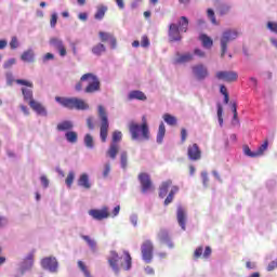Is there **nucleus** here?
<instances>
[{
    "mask_svg": "<svg viewBox=\"0 0 277 277\" xmlns=\"http://www.w3.org/2000/svg\"><path fill=\"white\" fill-rule=\"evenodd\" d=\"M267 27L269 30H272L274 34H277V23L268 22Z\"/></svg>",
    "mask_w": 277,
    "mask_h": 277,
    "instance_id": "nucleus-53",
    "label": "nucleus"
},
{
    "mask_svg": "<svg viewBox=\"0 0 277 277\" xmlns=\"http://www.w3.org/2000/svg\"><path fill=\"white\" fill-rule=\"evenodd\" d=\"M216 79L226 81L227 83H233L239 79V75L236 71H217Z\"/></svg>",
    "mask_w": 277,
    "mask_h": 277,
    "instance_id": "nucleus-14",
    "label": "nucleus"
},
{
    "mask_svg": "<svg viewBox=\"0 0 277 277\" xmlns=\"http://www.w3.org/2000/svg\"><path fill=\"white\" fill-rule=\"evenodd\" d=\"M155 250V246H153V241L145 240L141 246L142 259L145 263H153V252Z\"/></svg>",
    "mask_w": 277,
    "mask_h": 277,
    "instance_id": "nucleus-8",
    "label": "nucleus"
},
{
    "mask_svg": "<svg viewBox=\"0 0 277 277\" xmlns=\"http://www.w3.org/2000/svg\"><path fill=\"white\" fill-rule=\"evenodd\" d=\"M202 252H203L202 247L197 248V249L195 250V252H194L195 259H200V256H203Z\"/></svg>",
    "mask_w": 277,
    "mask_h": 277,
    "instance_id": "nucleus-54",
    "label": "nucleus"
},
{
    "mask_svg": "<svg viewBox=\"0 0 277 277\" xmlns=\"http://www.w3.org/2000/svg\"><path fill=\"white\" fill-rule=\"evenodd\" d=\"M50 45L53 47V49H57L61 57H66V45H64V41H62V39L51 38Z\"/></svg>",
    "mask_w": 277,
    "mask_h": 277,
    "instance_id": "nucleus-15",
    "label": "nucleus"
},
{
    "mask_svg": "<svg viewBox=\"0 0 277 277\" xmlns=\"http://www.w3.org/2000/svg\"><path fill=\"white\" fill-rule=\"evenodd\" d=\"M158 239L161 243H168L170 248H172V242L170 241V234L167 229H160L158 233Z\"/></svg>",
    "mask_w": 277,
    "mask_h": 277,
    "instance_id": "nucleus-22",
    "label": "nucleus"
},
{
    "mask_svg": "<svg viewBox=\"0 0 277 277\" xmlns=\"http://www.w3.org/2000/svg\"><path fill=\"white\" fill-rule=\"evenodd\" d=\"M50 25L51 27H55L57 25V14H52L51 19H50Z\"/></svg>",
    "mask_w": 277,
    "mask_h": 277,
    "instance_id": "nucleus-55",
    "label": "nucleus"
},
{
    "mask_svg": "<svg viewBox=\"0 0 277 277\" xmlns=\"http://www.w3.org/2000/svg\"><path fill=\"white\" fill-rule=\"evenodd\" d=\"M40 181H41V185H43V187H49V179H47L45 175H42L40 177Z\"/></svg>",
    "mask_w": 277,
    "mask_h": 277,
    "instance_id": "nucleus-59",
    "label": "nucleus"
},
{
    "mask_svg": "<svg viewBox=\"0 0 277 277\" xmlns=\"http://www.w3.org/2000/svg\"><path fill=\"white\" fill-rule=\"evenodd\" d=\"M124 254H126L124 264H121V267L124 269V272H129V269H131L133 265V262L129 251H126Z\"/></svg>",
    "mask_w": 277,
    "mask_h": 277,
    "instance_id": "nucleus-30",
    "label": "nucleus"
},
{
    "mask_svg": "<svg viewBox=\"0 0 277 277\" xmlns=\"http://www.w3.org/2000/svg\"><path fill=\"white\" fill-rule=\"evenodd\" d=\"M72 183H75V171H69V173L67 174V177L65 180V184L70 189V187H72Z\"/></svg>",
    "mask_w": 277,
    "mask_h": 277,
    "instance_id": "nucleus-38",
    "label": "nucleus"
},
{
    "mask_svg": "<svg viewBox=\"0 0 277 277\" xmlns=\"http://www.w3.org/2000/svg\"><path fill=\"white\" fill-rule=\"evenodd\" d=\"M176 194H179V186H173L171 188L169 195L164 199V207H168V205H172V202L174 200V196H176Z\"/></svg>",
    "mask_w": 277,
    "mask_h": 277,
    "instance_id": "nucleus-26",
    "label": "nucleus"
},
{
    "mask_svg": "<svg viewBox=\"0 0 277 277\" xmlns=\"http://www.w3.org/2000/svg\"><path fill=\"white\" fill-rule=\"evenodd\" d=\"M243 153L245 155H247V157H251L252 159L256 158V151H252V149H250V146L245 145L243 146Z\"/></svg>",
    "mask_w": 277,
    "mask_h": 277,
    "instance_id": "nucleus-41",
    "label": "nucleus"
},
{
    "mask_svg": "<svg viewBox=\"0 0 277 277\" xmlns=\"http://www.w3.org/2000/svg\"><path fill=\"white\" fill-rule=\"evenodd\" d=\"M78 267L83 272L84 276L90 277V271H88V266H85V263L83 261H78Z\"/></svg>",
    "mask_w": 277,
    "mask_h": 277,
    "instance_id": "nucleus-42",
    "label": "nucleus"
},
{
    "mask_svg": "<svg viewBox=\"0 0 277 277\" xmlns=\"http://www.w3.org/2000/svg\"><path fill=\"white\" fill-rule=\"evenodd\" d=\"M172 186V181L163 182L159 188V198H166L168 196V192Z\"/></svg>",
    "mask_w": 277,
    "mask_h": 277,
    "instance_id": "nucleus-25",
    "label": "nucleus"
},
{
    "mask_svg": "<svg viewBox=\"0 0 277 277\" xmlns=\"http://www.w3.org/2000/svg\"><path fill=\"white\" fill-rule=\"evenodd\" d=\"M230 10V6L228 5H223L220 10V14L224 15V14H228V11Z\"/></svg>",
    "mask_w": 277,
    "mask_h": 277,
    "instance_id": "nucleus-60",
    "label": "nucleus"
},
{
    "mask_svg": "<svg viewBox=\"0 0 277 277\" xmlns=\"http://www.w3.org/2000/svg\"><path fill=\"white\" fill-rule=\"evenodd\" d=\"M65 137L69 144H77L78 134L75 131H68L65 133Z\"/></svg>",
    "mask_w": 277,
    "mask_h": 277,
    "instance_id": "nucleus-33",
    "label": "nucleus"
},
{
    "mask_svg": "<svg viewBox=\"0 0 277 277\" xmlns=\"http://www.w3.org/2000/svg\"><path fill=\"white\" fill-rule=\"evenodd\" d=\"M78 185L80 187H83L84 189H90L92 187V185L90 184V177L87 173L80 175L78 180Z\"/></svg>",
    "mask_w": 277,
    "mask_h": 277,
    "instance_id": "nucleus-24",
    "label": "nucleus"
},
{
    "mask_svg": "<svg viewBox=\"0 0 277 277\" xmlns=\"http://www.w3.org/2000/svg\"><path fill=\"white\" fill-rule=\"evenodd\" d=\"M199 40L202 42L205 49H211V47H213V39L207 35H201Z\"/></svg>",
    "mask_w": 277,
    "mask_h": 277,
    "instance_id": "nucleus-28",
    "label": "nucleus"
},
{
    "mask_svg": "<svg viewBox=\"0 0 277 277\" xmlns=\"http://www.w3.org/2000/svg\"><path fill=\"white\" fill-rule=\"evenodd\" d=\"M16 64V58H10L6 63H4V68H12Z\"/></svg>",
    "mask_w": 277,
    "mask_h": 277,
    "instance_id": "nucleus-56",
    "label": "nucleus"
},
{
    "mask_svg": "<svg viewBox=\"0 0 277 277\" xmlns=\"http://www.w3.org/2000/svg\"><path fill=\"white\" fill-rule=\"evenodd\" d=\"M194 53L198 55V57H205V52H202L200 49H195Z\"/></svg>",
    "mask_w": 277,
    "mask_h": 277,
    "instance_id": "nucleus-63",
    "label": "nucleus"
},
{
    "mask_svg": "<svg viewBox=\"0 0 277 277\" xmlns=\"http://www.w3.org/2000/svg\"><path fill=\"white\" fill-rule=\"evenodd\" d=\"M150 45V40L148 39V37L143 36L142 40H141V47L145 48Z\"/></svg>",
    "mask_w": 277,
    "mask_h": 277,
    "instance_id": "nucleus-51",
    "label": "nucleus"
},
{
    "mask_svg": "<svg viewBox=\"0 0 277 277\" xmlns=\"http://www.w3.org/2000/svg\"><path fill=\"white\" fill-rule=\"evenodd\" d=\"M276 268H277V259L274 260V261H272V262L267 265V267H266L267 272H274V269H276Z\"/></svg>",
    "mask_w": 277,
    "mask_h": 277,
    "instance_id": "nucleus-50",
    "label": "nucleus"
},
{
    "mask_svg": "<svg viewBox=\"0 0 277 277\" xmlns=\"http://www.w3.org/2000/svg\"><path fill=\"white\" fill-rule=\"evenodd\" d=\"M220 92H221V94H223V96H224V95L228 94V89H226V85L221 84V87H220Z\"/></svg>",
    "mask_w": 277,
    "mask_h": 277,
    "instance_id": "nucleus-62",
    "label": "nucleus"
},
{
    "mask_svg": "<svg viewBox=\"0 0 277 277\" xmlns=\"http://www.w3.org/2000/svg\"><path fill=\"white\" fill-rule=\"evenodd\" d=\"M118 261H120V255H118V252L110 251V256L108 258L109 266L111 267L113 272L115 274H120V266H118Z\"/></svg>",
    "mask_w": 277,
    "mask_h": 277,
    "instance_id": "nucleus-16",
    "label": "nucleus"
},
{
    "mask_svg": "<svg viewBox=\"0 0 277 277\" xmlns=\"http://www.w3.org/2000/svg\"><path fill=\"white\" fill-rule=\"evenodd\" d=\"M211 252H212L211 247H206L203 255H202L203 259H209L211 256Z\"/></svg>",
    "mask_w": 277,
    "mask_h": 277,
    "instance_id": "nucleus-58",
    "label": "nucleus"
},
{
    "mask_svg": "<svg viewBox=\"0 0 277 277\" xmlns=\"http://www.w3.org/2000/svg\"><path fill=\"white\" fill-rule=\"evenodd\" d=\"M29 107L36 111L38 116H48L47 108L38 101H31Z\"/></svg>",
    "mask_w": 277,
    "mask_h": 277,
    "instance_id": "nucleus-18",
    "label": "nucleus"
},
{
    "mask_svg": "<svg viewBox=\"0 0 277 277\" xmlns=\"http://www.w3.org/2000/svg\"><path fill=\"white\" fill-rule=\"evenodd\" d=\"M138 181L142 187V194H146L153 189V180H150V175L148 173H140Z\"/></svg>",
    "mask_w": 277,
    "mask_h": 277,
    "instance_id": "nucleus-12",
    "label": "nucleus"
},
{
    "mask_svg": "<svg viewBox=\"0 0 277 277\" xmlns=\"http://www.w3.org/2000/svg\"><path fill=\"white\" fill-rule=\"evenodd\" d=\"M209 18L211 19V23H213V25H216V21H215V12H213V9H208L207 11Z\"/></svg>",
    "mask_w": 277,
    "mask_h": 277,
    "instance_id": "nucleus-47",
    "label": "nucleus"
},
{
    "mask_svg": "<svg viewBox=\"0 0 277 277\" xmlns=\"http://www.w3.org/2000/svg\"><path fill=\"white\" fill-rule=\"evenodd\" d=\"M122 140V132L115 131L113 132V144H118Z\"/></svg>",
    "mask_w": 277,
    "mask_h": 277,
    "instance_id": "nucleus-43",
    "label": "nucleus"
},
{
    "mask_svg": "<svg viewBox=\"0 0 277 277\" xmlns=\"http://www.w3.org/2000/svg\"><path fill=\"white\" fill-rule=\"evenodd\" d=\"M193 75L198 81H205L209 77V69L202 64H197L192 67Z\"/></svg>",
    "mask_w": 277,
    "mask_h": 277,
    "instance_id": "nucleus-11",
    "label": "nucleus"
},
{
    "mask_svg": "<svg viewBox=\"0 0 277 277\" xmlns=\"http://www.w3.org/2000/svg\"><path fill=\"white\" fill-rule=\"evenodd\" d=\"M119 151H120V145H118L116 143H111L108 150L106 151V155L110 159H116Z\"/></svg>",
    "mask_w": 277,
    "mask_h": 277,
    "instance_id": "nucleus-21",
    "label": "nucleus"
},
{
    "mask_svg": "<svg viewBox=\"0 0 277 277\" xmlns=\"http://www.w3.org/2000/svg\"><path fill=\"white\" fill-rule=\"evenodd\" d=\"M21 60L27 64H32V62H36V53L31 49H28L22 53Z\"/></svg>",
    "mask_w": 277,
    "mask_h": 277,
    "instance_id": "nucleus-20",
    "label": "nucleus"
},
{
    "mask_svg": "<svg viewBox=\"0 0 277 277\" xmlns=\"http://www.w3.org/2000/svg\"><path fill=\"white\" fill-rule=\"evenodd\" d=\"M108 42H109L111 49H116L117 41H116L115 36H113V38L108 39Z\"/></svg>",
    "mask_w": 277,
    "mask_h": 277,
    "instance_id": "nucleus-61",
    "label": "nucleus"
},
{
    "mask_svg": "<svg viewBox=\"0 0 277 277\" xmlns=\"http://www.w3.org/2000/svg\"><path fill=\"white\" fill-rule=\"evenodd\" d=\"M269 146V142L265 141L255 151L256 157H262L264 155L265 150H267V147Z\"/></svg>",
    "mask_w": 277,
    "mask_h": 277,
    "instance_id": "nucleus-37",
    "label": "nucleus"
},
{
    "mask_svg": "<svg viewBox=\"0 0 277 277\" xmlns=\"http://www.w3.org/2000/svg\"><path fill=\"white\" fill-rule=\"evenodd\" d=\"M98 118L101 120L100 137L103 143L107 142V135H109V118L107 117V110L103 105L97 107Z\"/></svg>",
    "mask_w": 277,
    "mask_h": 277,
    "instance_id": "nucleus-5",
    "label": "nucleus"
},
{
    "mask_svg": "<svg viewBox=\"0 0 277 277\" xmlns=\"http://www.w3.org/2000/svg\"><path fill=\"white\" fill-rule=\"evenodd\" d=\"M82 239L88 243V246L91 248V250L95 251L96 250V240L90 238V236H81Z\"/></svg>",
    "mask_w": 277,
    "mask_h": 277,
    "instance_id": "nucleus-36",
    "label": "nucleus"
},
{
    "mask_svg": "<svg viewBox=\"0 0 277 277\" xmlns=\"http://www.w3.org/2000/svg\"><path fill=\"white\" fill-rule=\"evenodd\" d=\"M113 36L114 35H111L109 32L100 31V38H101L102 42H109V39H111Z\"/></svg>",
    "mask_w": 277,
    "mask_h": 277,
    "instance_id": "nucleus-44",
    "label": "nucleus"
},
{
    "mask_svg": "<svg viewBox=\"0 0 277 277\" xmlns=\"http://www.w3.org/2000/svg\"><path fill=\"white\" fill-rule=\"evenodd\" d=\"M201 179L203 187H209V174L207 172H201Z\"/></svg>",
    "mask_w": 277,
    "mask_h": 277,
    "instance_id": "nucleus-45",
    "label": "nucleus"
},
{
    "mask_svg": "<svg viewBox=\"0 0 277 277\" xmlns=\"http://www.w3.org/2000/svg\"><path fill=\"white\" fill-rule=\"evenodd\" d=\"M74 124L71 123V121L65 120L60 122L56 126L57 131H70L72 129Z\"/></svg>",
    "mask_w": 277,
    "mask_h": 277,
    "instance_id": "nucleus-31",
    "label": "nucleus"
},
{
    "mask_svg": "<svg viewBox=\"0 0 277 277\" xmlns=\"http://www.w3.org/2000/svg\"><path fill=\"white\" fill-rule=\"evenodd\" d=\"M239 32L237 30H225L221 37V57L226 55V51H228V42H233V40H237Z\"/></svg>",
    "mask_w": 277,
    "mask_h": 277,
    "instance_id": "nucleus-6",
    "label": "nucleus"
},
{
    "mask_svg": "<svg viewBox=\"0 0 277 277\" xmlns=\"http://www.w3.org/2000/svg\"><path fill=\"white\" fill-rule=\"evenodd\" d=\"M162 118H163L164 122H167V124H169V127H176V122H177L176 117H174L170 114H164Z\"/></svg>",
    "mask_w": 277,
    "mask_h": 277,
    "instance_id": "nucleus-34",
    "label": "nucleus"
},
{
    "mask_svg": "<svg viewBox=\"0 0 277 277\" xmlns=\"http://www.w3.org/2000/svg\"><path fill=\"white\" fill-rule=\"evenodd\" d=\"M224 111V108H222V105H217V118H219V122L220 124L224 123V119L222 118V114Z\"/></svg>",
    "mask_w": 277,
    "mask_h": 277,
    "instance_id": "nucleus-48",
    "label": "nucleus"
},
{
    "mask_svg": "<svg viewBox=\"0 0 277 277\" xmlns=\"http://www.w3.org/2000/svg\"><path fill=\"white\" fill-rule=\"evenodd\" d=\"M176 217H177V224L181 226L182 230H186L187 212L183 207L177 208Z\"/></svg>",
    "mask_w": 277,
    "mask_h": 277,
    "instance_id": "nucleus-17",
    "label": "nucleus"
},
{
    "mask_svg": "<svg viewBox=\"0 0 277 277\" xmlns=\"http://www.w3.org/2000/svg\"><path fill=\"white\" fill-rule=\"evenodd\" d=\"M163 137H166V124H163V122H161L158 128L157 143L162 144Z\"/></svg>",
    "mask_w": 277,
    "mask_h": 277,
    "instance_id": "nucleus-29",
    "label": "nucleus"
},
{
    "mask_svg": "<svg viewBox=\"0 0 277 277\" xmlns=\"http://www.w3.org/2000/svg\"><path fill=\"white\" fill-rule=\"evenodd\" d=\"M87 126L91 131L94 129V119L92 117L87 119Z\"/></svg>",
    "mask_w": 277,
    "mask_h": 277,
    "instance_id": "nucleus-57",
    "label": "nucleus"
},
{
    "mask_svg": "<svg viewBox=\"0 0 277 277\" xmlns=\"http://www.w3.org/2000/svg\"><path fill=\"white\" fill-rule=\"evenodd\" d=\"M15 82L18 85H26V88H22V94H23L24 101L28 103V105H30L31 101H36L34 100V82L29 80H23V79H17L15 80Z\"/></svg>",
    "mask_w": 277,
    "mask_h": 277,
    "instance_id": "nucleus-7",
    "label": "nucleus"
},
{
    "mask_svg": "<svg viewBox=\"0 0 277 277\" xmlns=\"http://www.w3.org/2000/svg\"><path fill=\"white\" fill-rule=\"evenodd\" d=\"M187 142V129L182 128L181 129V143L185 144Z\"/></svg>",
    "mask_w": 277,
    "mask_h": 277,
    "instance_id": "nucleus-49",
    "label": "nucleus"
},
{
    "mask_svg": "<svg viewBox=\"0 0 277 277\" xmlns=\"http://www.w3.org/2000/svg\"><path fill=\"white\" fill-rule=\"evenodd\" d=\"M75 90L76 92H81L83 90L84 94L101 92V79L92 72L84 74L75 85Z\"/></svg>",
    "mask_w": 277,
    "mask_h": 277,
    "instance_id": "nucleus-1",
    "label": "nucleus"
},
{
    "mask_svg": "<svg viewBox=\"0 0 277 277\" xmlns=\"http://www.w3.org/2000/svg\"><path fill=\"white\" fill-rule=\"evenodd\" d=\"M142 124H137L135 122H131L129 124V131L131 133L132 140H140V133L143 140H150V130H148V122L146 121V117L142 118Z\"/></svg>",
    "mask_w": 277,
    "mask_h": 277,
    "instance_id": "nucleus-4",
    "label": "nucleus"
},
{
    "mask_svg": "<svg viewBox=\"0 0 277 277\" xmlns=\"http://www.w3.org/2000/svg\"><path fill=\"white\" fill-rule=\"evenodd\" d=\"M187 157L190 161H200L202 159V150H200V146L197 143L188 145Z\"/></svg>",
    "mask_w": 277,
    "mask_h": 277,
    "instance_id": "nucleus-9",
    "label": "nucleus"
},
{
    "mask_svg": "<svg viewBox=\"0 0 277 277\" xmlns=\"http://www.w3.org/2000/svg\"><path fill=\"white\" fill-rule=\"evenodd\" d=\"M89 215H91L93 220L101 222L102 220H107V217H109V209L107 207H104L101 210L92 209L89 211Z\"/></svg>",
    "mask_w": 277,
    "mask_h": 277,
    "instance_id": "nucleus-13",
    "label": "nucleus"
},
{
    "mask_svg": "<svg viewBox=\"0 0 277 277\" xmlns=\"http://www.w3.org/2000/svg\"><path fill=\"white\" fill-rule=\"evenodd\" d=\"M189 27V19L186 16H182L180 18L179 25L172 23L169 25V42H181L183 37L181 36V31L187 34V29Z\"/></svg>",
    "mask_w": 277,
    "mask_h": 277,
    "instance_id": "nucleus-2",
    "label": "nucleus"
},
{
    "mask_svg": "<svg viewBox=\"0 0 277 277\" xmlns=\"http://www.w3.org/2000/svg\"><path fill=\"white\" fill-rule=\"evenodd\" d=\"M106 49H105V44L103 43H97L96 45H94L92 48V53L94 55H103V53H105Z\"/></svg>",
    "mask_w": 277,
    "mask_h": 277,
    "instance_id": "nucleus-35",
    "label": "nucleus"
},
{
    "mask_svg": "<svg viewBox=\"0 0 277 277\" xmlns=\"http://www.w3.org/2000/svg\"><path fill=\"white\" fill-rule=\"evenodd\" d=\"M41 267L43 269H48V272H51L52 274L57 273V267H58L57 259L53 256L43 258L41 260Z\"/></svg>",
    "mask_w": 277,
    "mask_h": 277,
    "instance_id": "nucleus-10",
    "label": "nucleus"
},
{
    "mask_svg": "<svg viewBox=\"0 0 277 277\" xmlns=\"http://www.w3.org/2000/svg\"><path fill=\"white\" fill-rule=\"evenodd\" d=\"M84 145L87 148H94V138L90 134L84 136Z\"/></svg>",
    "mask_w": 277,
    "mask_h": 277,
    "instance_id": "nucleus-40",
    "label": "nucleus"
},
{
    "mask_svg": "<svg viewBox=\"0 0 277 277\" xmlns=\"http://www.w3.org/2000/svg\"><path fill=\"white\" fill-rule=\"evenodd\" d=\"M192 61H194V54L185 53V54L180 55L176 58L175 63L176 64H186L187 62H192Z\"/></svg>",
    "mask_w": 277,
    "mask_h": 277,
    "instance_id": "nucleus-27",
    "label": "nucleus"
},
{
    "mask_svg": "<svg viewBox=\"0 0 277 277\" xmlns=\"http://www.w3.org/2000/svg\"><path fill=\"white\" fill-rule=\"evenodd\" d=\"M120 163H121V168L123 170H127V166L129 163V156L127 155V151H122L121 156H120Z\"/></svg>",
    "mask_w": 277,
    "mask_h": 277,
    "instance_id": "nucleus-39",
    "label": "nucleus"
},
{
    "mask_svg": "<svg viewBox=\"0 0 277 277\" xmlns=\"http://www.w3.org/2000/svg\"><path fill=\"white\" fill-rule=\"evenodd\" d=\"M107 12V6H105V5H100L98 8H97V11H96V13H95V15H94V18L96 19V21H103V18L105 17V13Z\"/></svg>",
    "mask_w": 277,
    "mask_h": 277,
    "instance_id": "nucleus-32",
    "label": "nucleus"
},
{
    "mask_svg": "<svg viewBox=\"0 0 277 277\" xmlns=\"http://www.w3.org/2000/svg\"><path fill=\"white\" fill-rule=\"evenodd\" d=\"M11 49H18V39L16 37H12L10 41Z\"/></svg>",
    "mask_w": 277,
    "mask_h": 277,
    "instance_id": "nucleus-52",
    "label": "nucleus"
},
{
    "mask_svg": "<svg viewBox=\"0 0 277 277\" xmlns=\"http://www.w3.org/2000/svg\"><path fill=\"white\" fill-rule=\"evenodd\" d=\"M56 103H60L63 107L67 109H77L78 111H85L90 109V105L85 101L78 97H55Z\"/></svg>",
    "mask_w": 277,
    "mask_h": 277,
    "instance_id": "nucleus-3",
    "label": "nucleus"
},
{
    "mask_svg": "<svg viewBox=\"0 0 277 277\" xmlns=\"http://www.w3.org/2000/svg\"><path fill=\"white\" fill-rule=\"evenodd\" d=\"M128 98L130 101H146L147 97L146 94H144V92L135 90L129 93Z\"/></svg>",
    "mask_w": 277,
    "mask_h": 277,
    "instance_id": "nucleus-23",
    "label": "nucleus"
},
{
    "mask_svg": "<svg viewBox=\"0 0 277 277\" xmlns=\"http://www.w3.org/2000/svg\"><path fill=\"white\" fill-rule=\"evenodd\" d=\"M21 109L25 116H29V108H27V106L21 105Z\"/></svg>",
    "mask_w": 277,
    "mask_h": 277,
    "instance_id": "nucleus-64",
    "label": "nucleus"
},
{
    "mask_svg": "<svg viewBox=\"0 0 277 277\" xmlns=\"http://www.w3.org/2000/svg\"><path fill=\"white\" fill-rule=\"evenodd\" d=\"M110 172H111V164H109V162H108L104 166V171H103L104 179H107V176H109Z\"/></svg>",
    "mask_w": 277,
    "mask_h": 277,
    "instance_id": "nucleus-46",
    "label": "nucleus"
},
{
    "mask_svg": "<svg viewBox=\"0 0 277 277\" xmlns=\"http://www.w3.org/2000/svg\"><path fill=\"white\" fill-rule=\"evenodd\" d=\"M34 267V251L28 253V255L22 262V274L29 272Z\"/></svg>",
    "mask_w": 277,
    "mask_h": 277,
    "instance_id": "nucleus-19",
    "label": "nucleus"
}]
</instances>
